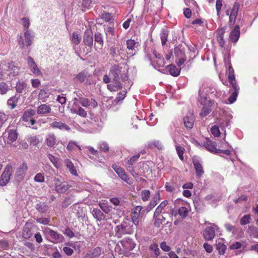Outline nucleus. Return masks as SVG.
Instances as JSON below:
<instances>
[{"label": "nucleus", "instance_id": "obj_2", "mask_svg": "<svg viewBox=\"0 0 258 258\" xmlns=\"http://www.w3.org/2000/svg\"><path fill=\"white\" fill-rule=\"evenodd\" d=\"M19 68L13 62H6L3 64L2 71L0 72V79H5V74L7 76H16L19 73Z\"/></svg>", "mask_w": 258, "mask_h": 258}, {"label": "nucleus", "instance_id": "obj_30", "mask_svg": "<svg viewBox=\"0 0 258 258\" xmlns=\"http://www.w3.org/2000/svg\"><path fill=\"white\" fill-rule=\"evenodd\" d=\"M155 56V59L153 60V64L155 67L158 68L163 67L165 64L164 59L163 58L161 54L154 53Z\"/></svg>", "mask_w": 258, "mask_h": 258}, {"label": "nucleus", "instance_id": "obj_40", "mask_svg": "<svg viewBox=\"0 0 258 258\" xmlns=\"http://www.w3.org/2000/svg\"><path fill=\"white\" fill-rule=\"evenodd\" d=\"M168 202L166 200H165L163 202H162L156 208L154 214V217H158L160 215V214L161 213L162 210L164 209V208L167 205Z\"/></svg>", "mask_w": 258, "mask_h": 258}, {"label": "nucleus", "instance_id": "obj_11", "mask_svg": "<svg viewBox=\"0 0 258 258\" xmlns=\"http://www.w3.org/2000/svg\"><path fill=\"white\" fill-rule=\"evenodd\" d=\"M122 67L119 65L113 66L110 70V76L113 77V80H120L122 78Z\"/></svg>", "mask_w": 258, "mask_h": 258}, {"label": "nucleus", "instance_id": "obj_42", "mask_svg": "<svg viewBox=\"0 0 258 258\" xmlns=\"http://www.w3.org/2000/svg\"><path fill=\"white\" fill-rule=\"evenodd\" d=\"M67 149L71 151H75L77 149H78L79 150H81V147L78 145L76 142L73 141H71L69 142Z\"/></svg>", "mask_w": 258, "mask_h": 258}, {"label": "nucleus", "instance_id": "obj_55", "mask_svg": "<svg viewBox=\"0 0 258 258\" xmlns=\"http://www.w3.org/2000/svg\"><path fill=\"white\" fill-rule=\"evenodd\" d=\"M186 59V56H177L176 57V63L177 66L180 68V67L183 65L185 62Z\"/></svg>", "mask_w": 258, "mask_h": 258}, {"label": "nucleus", "instance_id": "obj_27", "mask_svg": "<svg viewBox=\"0 0 258 258\" xmlns=\"http://www.w3.org/2000/svg\"><path fill=\"white\" fill-rule=\"evenodd\" d=\"M51 108L50 105L46 104H41L37 107V113L38 114H45L51 112Z\"/></svg>", "mask_w": 258, "mask_h": 258}, {"label": "nucleus", "instance_id": "obj_57", "mask_svg": "<svg viewBox=\"0 0 258 258\" xmlns=\"http://www.w3.org/2000/svg\"><path fill=\"white\" fill-rule=\"evenodd\" d=\"M96 1L95 0H83L82 6L86 8L89 9L90 7H92L91 5L95 4Z\"/></svg>", "mask_w": 258, "mask_h": 258}, {"label": "nucleus", "instance_id": "obj_13", "mask_svg": "<svg viewBox=\"0 0 258 258\" xmlns=\"http://www.w3.org/2000/svg\"><path fill=\"white\" fill-rule=\"evenodd\" d=\"M83 42L85 45H87L90 48L93 46V34L92 31L90 30H86L85 32Z\"/></svg>", "mask_w": 258, "mask_h": 258}, {"label": "nucleus", "instance_id": "obj_49", "mask_svg": "<svg viewBox=\"0 0 258 258\" xmlns=\"http://www.w3.org/2000/svg\"><path fill=\"white\" fill-rule=\"evenodd\" d=\"M140 157V155L139 154L132 157L126 162V167H133V165L136 162Z\"/></svg>", "mask_w": 258, "mask_h": 258}, {"label": "nucleus", "instance_id": "obj_64", "mask_svg": "<svg viewBox=\"0 0 258 258\" xmlns=\"http://www.w3.org/2000/svg\"><path fill=\"white\" fill-rule=\"evenodd\" d=\"M48 157L50 161L53 164V165L55 167L57 168L58 159L50 154H48Z\"/></svg>", "mask_w": 258, "mask_h": 258}, {"label": "nucleus", "instance_id": "obj_20", "mask_svg": "<svg viewBox=\"0 0 258 258\" xmlns=\"http://www.w3.org/2000/svg\"><path fill=\"white\" fill-rule=\"evenodd\" d=\"M230 85L233 89L234 90V91L230 95L228 100L230 103H233L236 100L240 88L237 83H234V84Z\"/></svg>", "mask_w": 258, "mask_h": 258}, {"label": "nucleus", "instance_id": "obj_31", "mask_svg": "<svg viewBox=\"0 0 258 258\" xmlns=\"http://www.w3.org/2000/svg\"><path fill=\"white\" fill-rule=\"evenodd\" d=\"M229 66L228 70V79L230 84H234L237 83L235 80V76L234 74V71L233 69L230 62H229Z\"/></svg>", "mask_w": 258, "mask_h": 258}, {"label": "nucleus", "instance_id": "obj_4", "mask_svg": "<svg viewBox=\"0 0 258 258\" xmlns=\"http://www.w3.org/2000/svg\"><path fill=\"white\" fill-rule=\"evenodd\" d=\"M53 184L54 186V190L59 194L65 192L71 187L66 182H62L57 178H54Z\"/></svg>", "mask_w": 258, "mask_h": 258}, {"label": "nucleus", "instance_id": "obj_46", "mask_svg": "<svg viewBox=\"0 0 258 258\" xmlns=\"http://www.w3.org/2000/svg\"><path fill=\"white\" fill-rule=\"evenodd\" d=\"M26 86L27 85L25 82L23 81L19 82L16 84V90L17 92L21 93L26 89Z\"/></svg>", "mask_w": 258, "mask_h": 258}, {"label": "nucleus", "instance_id": "obj_43", "mask_svg": "<svg viewBox=\"0 0 258 258\" xmlns=\"http://www.w3.org/2000/svg\"><path fill=\"white\" fill-rule=\"evenodd\" d=\"M174 54L176 57L177 56H185L184 48L182 46H178L174 48Z\"/></svg>", "mask_w": 258, "mask_h": 258}, {"label": "nucleus", "instance_id": "obj_56", "mask_svg": "<svg viewBox=\"0 0 258 258\" xmlns=\"http://www.w3.org/2000/svg\"><path fill=\"white\" fill-rule=\"evenodd\" d=\"M250 215H245L243 216L240 220V224L241 225H245L249 223L250 220Z\"/></svg>", "mask_w": 258, "mask_h": 258}, {"label": "nucleus", "instance_id": "obj_62", "mask_svg": "<svg viewBox=\"0 0 258 258\" xmlns=\"http://www.w3.org/2000/svg\"><path fill=\"white\" fill-rule=\"evenodd\" d=\"M211 111V109L209 108V107L204 106L203 107L202 109L201 112L200 113V115L202 117H205L208 115L210 112Z\"/></svg>", "mask_w": 258, "mask_h": 258}, {"label": "nucleus", "instance_id": "obj_45", "mask_svg": "<svg viewBox=\"0 0 258 258\" xmlns=\"http://www.w3.org/2000/svg\"><path fill=\"white\" fill-rule=\"evenodd\" d=\"M36 209L40 212L45 213L47 211V206L44 203H39L36 206Z\"/></svg>", "mask_w": 258, "mask_h": 258}, {"label": "nucleus", "instance_id": "obj_58", "mask_svg": "<svg viewBox=\"0 0 258 258\" xmlns=\"http://www.w3.org/2000/svg\"><path fill=\"white\" fill-rule=\"evenodd\" d=\"M31 236L32 233L31 230L27 227L24 228L22 232L23 237L25 239H29Z\"/></svg>", "mask_w": 258, "mask_h": 258}, {"label": "nucleus", "instance_id": "obj_24", "mask_svg": "<svg viewBox=\"0 0 258 258\" xmlns=\"http://www.w3.org/2000/svg\"><path fill=\"white\" fill-rule=\"evenodd\" d=\"M193 164L195 169L196 175L200 178L204 173L203 167L200 162L197 160L193 161Z\"/></svg>", "mask_w": 258, "mask_h": 258}, {"label": "nucleus", "instance_id": "obj_29", "mask_svg": "<svg viewBox=\"0 0 258 258\" xmlns=\"http://www.w3.org/2000/svg\"><path fill=\"white\" fill-rule=\"evenodd\" d=\"M181 68H177L174 64H170L167 66L166 70L173 76L177 77L180 74Z\"/></svg>", "mask_w": 258, "mask_h": 258}, {"label": "nucleus", "instance_id": "obj_44", "mask_svg": "<svg viewBox=\"0 0 258 258\" xmlns=\"http://www.w3.org/2000/svg\"><path fill=\"white\" fill-rule=\"evenodd\" d=\"M71 40L73 44L78 45L81 42V38L77 32H74L72 33Z\"/></svg>", "mask_w": 258, "mask_h": 258}, {"label": "nucleus", "instance_id": "obj_18", "mask_svg": "<svg viewBox=\"0 0 258 258\" xmlns=\"http://www.w3.org/2000/svg\"><path fill=\"white\" fill-rule=\"evenodd\" d=\"M203 235L205 240H212L215 236V231L213 227H208L203 231Z\"/></svg>", "mask_w": 258, "mask_h": 258}, {"label": "nucleus", "instance_id": "obj_59", "mask_svg": "<svg viewBox=\"0 0 258 258\" xmlns=\"http://www.w3.org/2000/svg\"><path fill=\"white\" fill-rule=\"evenodd\" d=\"M45 177L44 173H39L35 175L34 180L35 182H43L44 181Z\"/></svg>", "mask_w": 258, "mask_h": 258}, {"label": "nucleus", "instance_id": "obj_25", "mask_svg": "<svg viewBox=\"0 0 258 258\" xmlns=\"http://www.w3.org/2000/svg\"><path fill=\"white\" fill-rule=\"evenodd\" d=\"M56 137L53 134H49L45 138L46 144L49 148L54 147L56 144Z\"/></svg>", "mask_w": 258, "mask_h": 258}, {"label": "nucleus", "instance_id": "obj_61", "mask_svg": "<svg viewBox=\"0 0 258 258\" xmlns=\"http://www.w3.org/2000/svg\"><path fill=\"white\" fill-rule=\"evenodd\" d=\"M178 214L182 218H185L188 214V211L184 207H181L178 209Z\"/></svg>", "mask_w": 258, "mask_h": 258}, {"label": "nucleus", "instance_id": "obj_22", "mask_svg": "<svg viewBox=\"0 0 258 258\" xmlns=\"http://www.w3.org/2000/svg\"><path fill=\"white\" fill-rule=\"evenodd\" d=\"M240 36V27L238 25H236L230 34V39L233 42H237Z\"/></svg>", "mask_w": 258, "mask_h": 258}, {"label": "nucleus", "instance_id": "obj_60", "mask_svg": "<svg viewBox=\"0 0 258 258\" xmlns=\"http://www.w3.org/2000/svg\"><path fill=\"white\" fill-rule=\"evenodd\" d=\"M9 90V86L5 82L0 83V93L2 95L6 94Z\"/></svg>", "mask_w": 258, "mask_h": 258}, {"label": "nucleus", "instance_id": "obj_39", "mask_svg": "<svg viewBox=\"0 0 258 258\" xmlns=\"http://www.w3.org/2000/svg\"><path fill=\"white\" fill-rule=\"evenodd\" d=\"M24 37L25 40L26 45L27 46H30L32 43L33 36L31 34L29 30L25 31L24 33Z\"/></svg>", "mask_w": 258, "mask_h": 258}, {"label": "nucleus", "instance_id": "obj_47", "mask_svg": "<svg viewBox=\"0 0 258 258\" xmlns=\"http://www.w3.org/2000/svg\"><path fill=\"white\" fill-rule=\"evenodd\" d=\"M151 195V192L148 189L143 190L141 192V197L142 200L144 202H146L149 200Z\"/></svg>", "mask_w": 258, "mask_h": 258}, {"label": "nucleus", "instance_id": "obj_10", "mask_svg": "<svg viewBox=\"0 0 258 258\" xmlns=\"http://www.w3.org/2000/svg\"><path fill=\"white\" fill-rule=\"evenodd\" d=\"M102 248L99 246L88 249L84 258H99L102 253Z\"/></svg>", "mask_w": 258, "mask_h": 258}, {"label": "nucleus", "instance_id": "obj_26", "mask_svg": "<svg viewBox=\"0 0 258 258\" xmlns=\"http://www.w3.org/2000/svg\"><path fill=\"white\" fill-rule=\"evenodd\" d=\"M7 142L8 144H12L18 138V133L15 130H8Z\"/></svg>", "mask_w": 258, "mask_h": 258}, {"label": "nucleus", "instance_id": "obj_5", "mask_svg": "<svg viewBox=\"0 0 258 258\" xmlns=\"http://www.w3.org/2000/svg\"><path fill=\"white\" fill-rule=\"evenodd\" d=\"M45 230L53 243H58L63 241L64 237L61 234L50 228H46Z\"/></svg>", "mask_w": 258, "mask_h": 258}, {"label": "nucleus", "instance_id": "obj_50", "mask_svg": "<svg viewBox=\"0 0 258 258\" xmlns=\"http://www.w3.org/2000/svg\"><path fill=\"white\" fill-rule=\"evenodd\" d=\"M138 45V43L135 40L133 39H129L126 41L127 48L128 49L134 50L135 47H137Z\"/></svg>", "mask_w": 258, "mask_h": 258}, {"label": "nucleus", "instance_id": "obj_17", "mask_svg": "<svg viewBox=\"0 0 258 258\" xmlns=\"http://www.w3.org/2000/svg\"><path fill=\"white\" fill-rule=\"evenodd\" d=\"M149 254L151 258H157L160 254V249L157 243L151 244L149 247Z\"/></svg>", "mask_w": 258, "mask_h": 258}, {"label": "nucleus", "instance_id": "obj_6", "mask_svg": "<svg viewBox=\"0 0 258 258\" xmlns=\"http://www.w3.org/2000/svg\"><path fill=\"white\" fill-rule=\"evenodd\" d=\"M112 168L122 180L129 184L133 183L132 180L130 179L128 176L125 173V171L120 166L114 164L112 165Z\"/></svg>", "mask_w": 258, "mask_h": 258}, {"label": "nucleus", "instance_id": "obj_14", "mask_svg": "<svg viewBox=\"0 0 258 258\" xmlns=\"http://www.w3.org/2000/svg\"><path fill=\"white\" fill-rule=\"evenodd\" d=\"M204 146L209 151L218 154V149H217V144L215 142L212 141L207 138L206 141L204 143Z\"/></svg>", "mask_w": 258, "mask_h": 258}, {"label": "nucleus", "instance_id": "obj_28", "mask_svg": "<svg viewBox=\"0 0 258 258\" xmlns=\"http://www.w3.org/2000/svg\"><path fill=\"white\" fill-rule=\"evenodd\" d=\"M64 162L65 166L67 169H69L70 173L74 176H78V173L76 168L71 160L69 159H67L64 160Z\"/></svg>", "mask_w": 258, "mask_h": 258}, {"label": "nucleus", "instance_id": "obj_16", "mask_svg": "<svg viewBox=\"0 0 258 258\" xmlns=\"http://www.w3.org/2000/svg\"><path fill=\"white\" fill-rule=\"evenodd\" d=\"M95 49L97 51H100L102 49L103 46V39L101 33H97L95 34Z\"/></svg>", "mask_w": 258, "mask_h": 258}, {"label": "nucleus", "instance_id": "obj_8", "mask_svg": "<svg viewBox=\"0 0 258 258\" xmlns=\"http://www.w3.org/2000/svg\"><path fill=\"white\" fill-rule=\"evenodd\" d=\"M35 114V111L34 109H30L25 111L23 114L22 121L28 122L30 125H33L36 123V120L32 118V116Z\"/></svg>", "mask_w": 258, "mask_h": 258}, {"label": "nucleus", "instance_id": "obj_52", "mask_svg": "<svg viewBox=\"0 0 258 258\" xmlns=\"http://www.w3.org/2000/svg\"><path fill=\"white\" fill-rule=\"evenodd\" d=\"M126 94V91L125 89L121 91L117 94V97L114 99V102L118 103V102L122 100L125 98Z\"/></svg>", "mask_w": 258, "mask_h": 258}, {"label": "nucleus", "instance_id": "obj_51", "mask_svg": "<svg viewBox=\"0 0 258 258\" xmlns=\"http://www.w3.org/2000/svg\"><path fill=\"white\" fill-rule=\"evenodd\" d=\"M175 148L179 159L183 161L184 159L183 154L185 151L184 148L178 145L176 146Z\"/></svg>", "mask_w": 258, "mask_h": 258}, {"label": "nucleus", "instance_id": "obj_41", "mask_svg": "<svg viewBox=\"0 0 258 258\" xmlns=\"http://www.w3.org/2000/svg\"><path fill=\"white\" fill-rule=\"evenodd\" d=\"M28 142L30 145L33 146H37L41 142V140H40L36 136H31L27 139Z\"/></svg>", "mask_w": 258, "mask_h": 258}, {"label": "nucleus", "instance_id": "obj_33", "mask_svg": "<svg viewBox=\"0 0 258 258\" xmlns=\"http://www.w3.org/2000/svg\"><path fill=\"white\" fill-rule=\"evenodd\" d=\"M19 99L20 96L18 95H15V96L11 97L7 101L8 105L11 109H13L17 106Z\"/></svg>", "mask_w": 258, "mask_h": 258}, {"label": "nucleus", "instance_id": "obj_53", "mask_svg": "<svg viewBox=\"0 0 258 258\" xmlns=\"http://www.w3.org/2000/svg\"><path fill=\"white\" fill-rule=\"evenodd\" d=\"M168 36V32L166 30H163L160 34V38L162 45L166 44L167 41V38Z\"/></svg>", "mask_w": 258, "mask_h": 258}, {"label": "nucleus", "instance_id": "obj_23", "mask_svg": "<svg viewBox=\"0 0 258 258\" xmlns=\"http://www.w3.org/2000/svg\"><path fill=\"white\" fill-rule=\"evenodd\" d=\"M108 89L111 92H116L122 88V84L119 80H113L112 83L107 85Z\"/></svg>", "mask_w": 258, "mask_h": 258}, {"label": "nucleus", "instance_id": "obj_12", "mask_svg": "<svg viewBox=\"0 0 258 258\" xmlns=\"http://www.w3.org/2000/svg\"><path fill=\"white\" fill-rule=\"evenodd\" d=\"M28 64L32 73L37 76H42V74L38 68L34 59L30 56L27 58Z\"/></svg>", "mask_w": 258, "mask_h": 258}, {"label": "nucleus", "instance_id": "obj_9", "mask_svg": "<svg viewBox=\"0 0 258 258\" xmlns=\"http://www.w3.org/2000/svg\"><path fill=\"white\" fill-rule=\"evenodd\" d=\"M27 170L28 166L26 163H23L20 165L16 171L15 177L16 180L18 181L22 180L25 177Z\"/></svg>", "mask_w": 258, "mask_h": 258}, {"label": "nucleus", "instance_id": "obj_48", "mask_svg": "<svg viewBox=\"0 0 258 258\" xmlns=\"http://www.w3.org/2000/svg\"><path fill=\"white\" fill-rule=\"evenodd\" d=\"M216 249L220 254H224L226 249V246L222 242H218L216 244Z\"/></svg>", "mask_w": 258, "mask_h": 258}, {"label": "nucleus", "instance_id": "obj_37", "mask_svg": "<svg viewBox=\"0 0 258 258\" xmlns=\"http://www.w3.org/2000/svg\"><path fill=\"white\" fill-rule=\"evenodd\" d=\"M90 76L89 73L86 71H83L80 73H79L76 76V79L80 82L83 83Z\"/></svg>", "mask_w": 258, "mask_h": 258}, {"label": "nucleus", "instance_id": "obj_7", "mask_svg": "<svg viewBox=\"0 0 258 258\" xmlns=\"http://www.w3.org/2000/svg\"><path fill=\"white\" fill-rule=\"evenodd\" d=\"M142 208V206H137L133 209L131 214L132 224L133 225L134 224V226L137 228L138 226L139 225L140 215Z\"/></svg>", "mask_w": 258, "mask_h": 258}, {"label": "nucleus", "instance_id": "obj_35", "mask_svg": "<svg viewBox=\"0 0 258 258\" xmlns=\"http://www.w3.org/2000/svg\"><path fill=\"white\" fill-rule=\"evenodd\" d=\"M240 8V4L238 2H235L232 10H231L230 13L229 14V11L227 10L226 11L227 15H231L232 16H234L237 17L238 12L239 11Z\"/></svg>", "mask_w": 258, "mask_h": 258}, {"label": "nucleus", "instance_id": "obj_21", "mask_svg": "<svg viewBox=\"0 0 258 258\" xmlns=\"http://www.w3.org/2000/svg\"><path fill=\"white\" fill-rule=\"evenodd\" d=\"M183 120L184 125L187 129L192 128L195 120V118L193 114H190L189 115L185 116Z\"/></svg>", "mask_w": 258, "mask_h": 258}, {"label": "nucleus", "instance_id": "obj_32", "mask_svg": "<svg viewBox=\"0 0 258 258\" xmlns=\"http://www.w3.org/2000/svg\"><path fill=\"white\" fill-rule=\"evenodd\" d=\"M71 112L73 113L76 114L81 117L86 118L87 116V111L81 106L77 108H73L71 109Z\"/></svg>", "mask_w": 258, "mask_h": 258}, {"label": "nucleus", "instance_id": "obj_36", "mask_svg": "<svg viewBox=\"0 0 258 258\" xmlns=\"http://www.w3.org/2000/svg\"><path fill=\"white\" fill-rule=\"evenodd\" d=\"M93 216L97 220L101 221L104 219L105 215L100 210L98 209H94L92 211Z\"/></svg>", "mask_w": 258, "mask_h": 258}, {"label": "nucleus", "instance_id": "obj_1", "mask_svg": "<svg viewBox=\"0 0 258 258\" xmlns=\"http://www.w3.org/2000/svg\"><path fill=\"white\" fill-rule=\"evenodd\" d=\"M137 228L132 224L131 220L128 217H125L123 221L114 229L115 236L118 238H121L126 234H133Z\"/></svg>", "mask_w": 258, "mask_h": 258}, {"label": "nucleus", "instance_id": "obj_34", "mask_svg": "<svg viewBox=\"0 0 258 258\" xmlns=\"http://www.w3.org/2000/svg\"><path fill=\"white\" fill-rule=\"evenodd\" d=\"M146 147L150 149H154L155 148L158 149V150H161L163 147V145L161 142L159 140H153L150 142H149Z\"/></svg>", "mask_w": 258, "mask_h": 258}, {"label": "nucleus", "instance_id": "obj_19", "mask_svg": "<svg viewBox=\"0 0 258 258\" xmlns=\"http://www.w3.org/2000/svg\"><path fill=\"white\" fill-rule=\"evenodd\" d=\"M50 126L54 129H59L62 131H70V127L61 121H54L50 124Z\"/></svg>", "mask_w": 258, "mask_h": 258}, {"label": "nucleus", "instance_id": "obj_63", "mask_svg": "<svg viewBox=\"0 0 258 258\" xmlns=\"http://www.w3.org/2000/svg\"><path fill=\"white\" fill-rule=\"evenodd\" d=\"M99 149L101 151L104 152H107L109 151V146L108 144L105 142H102L99 146Z\"/></svg>", "mask_w": 258, "mask_h": 258}, {"label": "nucleus", "instance_id": "obj_3", "mask_svg": "<svg viewBox=\"0 0 258 258\" xmlns=\"http://www.w3.org/2000/svg\"><path fill=\"white\" fill-rule=\"evenodd\" d=\"M13 172L12 165L10 164L7 165L0 177V186H5L9 183Z\"/></svg>", "mask_w": 258, "mask_h": 258}, {"label": "nucleus", "instance_id": "obj_15", "mask_svg": "<svg viewBox=\"0 0 258 258\" xmlns=\"http://www.w3.org/2000/svg\"><path fill=\"white\" fill-rule=\"evenodd\" d=\"M79 102L80 104L85 107L91 106L93 108H95L98 106L97 102L93 99L90 100L88 98L79 97Z\"/></svg>", "mask_w": 258, "mask_h": 258}, {"label": "nucleus", "instance_id": "obj_38", "mask_svg": "<svg viewBox=\"0 0 258 258\" xmlns=\"http://www.w3.org/2000/svg\"><path fill=\"white\" fill-rule=\"evenodd\" d=\"M49 96L48 89H41L38 94V99L42 102H45Z\"/></svg>", "mask_w": 258, "mask_h": 258}, {"label": "nucleus", "instance_id": "obj_54", "mask_svg": "<svg viewBox=\"0 0 258 258\" xmlns=\"http://www.w3.org/2000/svg\"><path fill=\"white\" fill-rule=\"evenodd\" d=\"M211 133L215 137H219L221 135L219 126L216 125L211 128Z\"/></svg>", "mask_w": 258, "mask_h": 258}]
</instances>
